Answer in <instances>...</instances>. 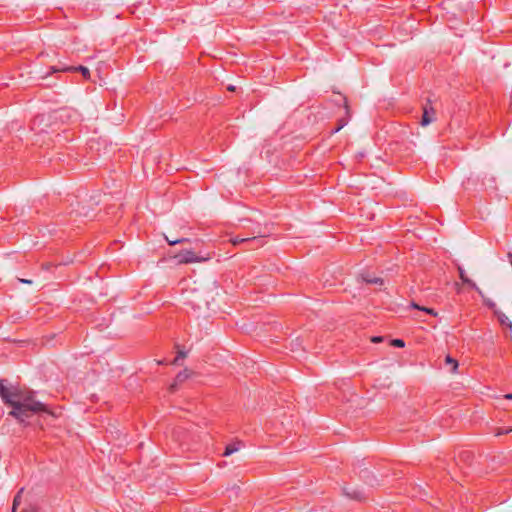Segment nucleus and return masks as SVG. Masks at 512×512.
<instances>
[{
	"instance_id": "f257e3e1",
	"label": "nucleus",
	"mask_w": 512,
	"mask_h": 512,
	"mask_svg": "<svg viewBox=\"0 0 512 512\" xmlns=\"http://www.w3.org/2000/svg\"><path fill=\"white\" fill-rule=\"evenodd\" d=\"M9 406L12 407L9 415L20 423H26L32 415L45 411V405L35 399L34 392L23 391L19 387H14Z\"/></svg>"
},
{
	"instance_id": "f03ea898",
	"label": "nucleus",
	"mask_w": 512,
	"mask_h": 512,
	"mask_svg": "<svg viewBox=\"0 0 512 512\" xmlns=\"http://www.w3.org/2000/svg\"><path fill=\"white\" fill-rule=\"evenodd\" d=\"M94 204L92 197L84 190L79 191L77 194L69 193L66 195V216L74 215V222L77 221V218L88 217Z\"/></svg>"
},
{
	"instance_id": "7ed1b4c3",
	"label": "nucleus",
	"mask_w": 512,
	"mask_h": 512,
	"mask_svg": "<svg viewBox=\"0 0 512 512\" xmlns=\"http://www.w3.org/2000/svg\"><path fill=\"white\" fill-rule=\"evenodd\" d=\"M174 258L179 264L205 262L209 259L208 257L196 255L192 250H182Z\"/></svg>"
},
{
	"instance_id": "20e7f679",
	"label": "nucleus",
	"mask_w": 512,
	"mask_h": 512,
	"mask_svg": "<svg viewBox=\"0 0 512 512\" xmlns=\"http://www.w3.org/2000/svg\"><path fill=\"white\" fill-rule=\"evenodd\" d=\"M231 242L233 245H238L242 243L252 244L251 248L263 246L265 241L263 236H254V237H233L231 238Z\"/></svg>"
},
{
	"instance_id": "39448f33",
	"label": "nucleus",
	"mask_w": 512,
	"mask_h": 512,
	"mask_svg": "<svg viewBox=\"0 0 512 512\" xmlns=\"http://www.w3.org/2000/svg\"><path fill=\"white\" fill-rule=\"evenodd\" d=\"M5 382H6V380H0V397H1L2 401L4 402V404L9 406V404L12 400V397H13L15 386L7 387L5 385Z\"/></svg>"
},
{
	"instance_id": "423d86ee",
	"label": "nucleus",
	"mask_w": 512,
	"mask_h": 512,
	"mask_svg": "<svg viewBox=\"0 0 512 512\" xmlns=\"http://www.w3.org/2000/svg\"><path fill=\"white\" fill-rule=\"evenodd\" d=\"M190 376H191V372L188 369H184L183 371L179 372L176 375L173 383L170 385L169 390L171 392L176 391L178 385H180L183 382H185Z\"/></svg>"
},
{
	"instance_id": "0eeeda50",
	"label": "nucleus",
	"mask_w": 512,
	"mask_h": 512,
	"mask_svg": "<svg viewBox=\"0 0 512 512\" xmlns=\"http://www.w3.org/2000/svg\"><path fill=\"white\" fill-rule=\"evenodd\" d=\"M458 272L459 277L463 283L468 284L472 289L476 290L479 294L482 293L480 288L476 285V283L467 277L466 272L462 266H458Z\"/></svg>"
},
{
	"instance_id": "6e6552de",
	"label": "nucleus",
	"mask_w": 512,
	"mask_h": 512,
	"mask_svg": "<svg viewBox=\"0 0 512 512\" xmlns=\"http://www.w3.org/2000/svg\"><path fill=\"white\" fill-rule=\"evenodd\" d=\"M343 493L350 499H353V500H362L363 499V493L361 490L359 489H354V488H348V487H345L343 488Z\"/></svg>"
},
{
	"instance_id": "1a4fd4ad",
	"label": "nucleus",
	"mask_w": 512,
	"mask_h": 512,
	"mask_svg": "<svg viewBox=\"0 0 512 512\" xmlns=\"http://www.w3.org/2000/svg\"><path fill=\"white\" fill-rule=\"evenodd\" d=\"M68 72H80L83 78H90V71L87 67L79 65V66H66V73Z\"/></svg>"
},
{
	"instance_id": "9d476101",
	"label": "nucleus",
	"mask_w": 512,
	"mask_h": 512,
	"mask_svg": "<svg viewBox=\"0 0 512 512\" xmlns=\"http://www.w3.org/2000/svg\"><path fill=\"white\" fill-rule=\"evenodd\" d=\"M431 115H434V110L432 108L430 110L424 108V112L420 122L422 126H427L428 124L433 122L434 118Z\"/></svg>"
},
{
	"instance_id": "9b49d317",
	"label": "nucleus",
	"mask_w": 512,
	"mask_h": 512,
	"mask_svg": "<svg viewBox=\"0 0 512 512\" xmlns=\"http://www.w3.org/2000/svg\"><path fill=\"white\" fill-rule=\"evenodd\" d=\"M495 314L501 325L507 326L510 330H512V321L501 311L496 310Z\"/></svg>"
},
{
	"instance_id": "f8f14e48",
	"label": "nucleus",
	"mask_w": 512,
	"mask_h": 512,
	"mask_svg": "<svg viewBox=\"0 0 512 512\" xmlns=\"http://www.w3.org/2000/svg\"><path fill=\"white\" fill-rule=\"evenodd\" d=\"M23 490H24V488H21L15 495V497L13 499V504H12V512H16L17 507L20 505L21 495L23 493Z\"/></svg>"
},
{
	"instance_id": "ddd939ff",
	"label": "nucleus",
	"mask_w": 512,
	"mask_h": 512,
	"mask_svg": "<svg viewBox=\"0 0 512 512\" xmlns=\"http://www.w3.org/2000/svg\"><path fill=\"white\" fill-rule=\"evenodd\" d=\"M363 280L369 284H379V285L383 284V279H381L379 277H372L370 275L363 276Z\"/></svg>"
},
{
	"instance_id": "4468645a",
	"label": "nucleus",
	"mask_w": 512,
	"mask_h": 512,
	"mask_svg": "<svg viewBox=\"0 0 512 512\" xmlns=\"http://www.w3.org/2000/svg\"><path fill=\"white\" fill-rule=\"evenodd\" d=\"M411 307H413L415 309H418V310H421V311H424V312H426V313H428L430 315L437 316V312L434 309L427 308V307H421L418 304H416L415 302L411 303Z\"/></svg>"
},
{
	"instance_id": "2eb2a0df",
	"label": "nucleus",
	"mask_w": 512,
	"mask_h": 512,
	"mask_svg": "<svg viewBox=\"0 0 512 512\" xmlns=\"http://www.w3.org/2000/svg\"><path fill=\"white\" fill-rule=\"evenodd\" d=\"M238 450H239V446H237L236 444H229L226 446L223 456H230L231 454H233L234 452H236Z\"/></svg>"
},
{
	"instance_id": "dca6fc26",
	"label": "nucleus",
	"mask_w": 512,
	"mask_h": 512,
	"mask_svg": "<svg viewBox=\"0 0 512 512\" xmlns=\"http://www.w3.org/2000/svg\"><path fill=\"white\" fill-rule=\"evenodd\" d=\"M445 362L447 364H450L452 366L451 368V371L454 373L456 372L457 368H458V362L457 360H455L454 358H452L451 356L447 355L446 358H445Z\"/></svg>"
},
{
	"instance_id": "f3484780",
	"label": "nucleus",
	"mask_w": 512,
	"mask_h": 512,
	"mask_svg": "<svg viewBox=\"0 0 512 512\" xmlns=\"http://www.w3.org/2000/svg\"><path fill=\"white\" fill-rule=\"evenodd\" d=\"M186 352L185 351H178V354L177 356L175 357L173 363L174 364H178L180 360H183L185 357H186Z\"/></svg>"
},
{
	"instance_id": "a211bd4d",
	"label": "nucleus",
	"mask_w": 512,
	"mask_h": 512,
	"mask_svg": "<svg viewBox=\"0 0 512 512\" xmlns=\"http://www.w3.org/2000/svg\"><path fill=\"white\" fill-rule=\"evenodd\" d=\"M391 344L395 347L402 348L405 346V342L402 339H394L392 340Z\"/></svg>"
},
{
	"instance_id": "6ab92c4d",
	"label": "nucleus",
	"mask_w": 512,
	"mask_h": 512,
	"mask_svg": "<svg viewBox=\"0 0 512 512\" xmlns=\"http://www.w3.org/2000/svg\"><path fill=\"white\" fill-rule=\"evenodd\" d=\"M166 240L168 241V243L170 245H176V244H179V243H183V242H187L188 239L187 238H181V239H175V240H169L168 238H166Z\"/></svg>"
},
{
	"instance_id": "aec40b11",
	"label": "nucleus",
	"mask_w": 512,
	"mask_h": 512,
	"mask_svg": "<svg viewBox=\"0 0 512 512\" xmlns=\"http://www.w3.org/2000/svg\"><path fill=\"white\" fill-rule=\"evenodd\" d=\"M512 431V428H508V429H498L497 432H496V436H500V435H503V434H508Z\"/></svg>"
},
{
	"instance_id": "412c9836",
	"label": "nucleus",
	"mask_w": 512,
	"mask_h": 512,
	"mask_svg": "<svg viewBox=\"0 0 512 512\" xmlns=\"http://www.w3.org/2000/svg\"><path fill=\"white\" fill-rule=\"evenodd\" d=\"M346 125V122H341L336 128L332 130V133H337L340 131L344 126Z\"/></svg>"
},
{
	"instance_id": "4be33fe9",
	"label": "nucleus",
	"mask_w": 512,
	"mask_h": 512,
	"mask_svg": "<svg viewBox=\"0 0 512 512\" xmlns=\"http://www.w3.org/2000/svg\"><path fill=\"white\" fill-rule=\"evenodd\" d=\"M50 70H51L50 73L62 72V71H64V68L58 69L55 66H51Z\"/></svg>"
},
{
	"instance_id": "5701e85b",
	"label": "nucleus",
	"mask_w": 512,
	"mask_h": 512,
	"mask_svg": "<svg viewBox=\"0 0 512 512\" xmlns=\"http://www.w3.org/2000/svg\"><path fill=\"white\" fill-rule=\"evenodd\" d=\"M381 341H382V338L379 337V336H375V337L372 338V342L377 343V342H381Z\"/></svg>"
},
{
	"instance_id": "b1692460",
	"label": "nucleus",
	"mask_w": 512,
	"mask_h": 512,
	"mask_svg": "<svg viewBox=\"0 0 512 512\" xmlns=\"http://www.w3.org/2000/svg\"><path fill=\"white\" fill-rule=\"evenodd\" d=\"M20 281H21L22 283H27V284H31V283H32V281H31V280H27V279H20Z\"/></svg>"
},
{
	"instance_id": "393cba45",
	"label": "nucleus",
	"mask_w": 512,
	"mask_h": 512,
	"mask_svg": "<svg viewBox=\"0 0 512 512\" xmlns=\"http://www.w3.org/2000/svg\"><path fill=\"white\" fill-rule=\"evenodd\" d=\"M505 398H506V399H511V400H512V394H506V395H505Z\"/></svg>"
},
{
	"instance_id": "a878e982",
	"label": "nucleus",
	"mask_w": 512,
	"mask_h": 512,
	"mask_svg": "<svg viewBox=\"0 0 512 512\" xmlns=\"http://www.w3.org/2000/svg\"><path fill=\"white\" fill-rule=\"evenodd\" d=\"M228 89L233 91L235 88H234V86H229Z\"/></svg>"
},
{
	"instance_id": "bb28decb",
	"label": "nucleus",
	"mask_w": 512,
	"mask_h": 512,
	"mask_svg": "<svg viewBox=\"0 0 512 512\" xmlns=\"http://www.w3.org/2000/svg\"><path fill=\"white\" fill-rule=\"evenodd\" d=\"M22 512H35L34 510H23Z\"/></svg>"
}]
</instances>
